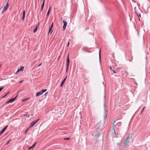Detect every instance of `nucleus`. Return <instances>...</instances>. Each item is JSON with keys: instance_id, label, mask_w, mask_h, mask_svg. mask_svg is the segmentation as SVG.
<instances>
[{"instance_id": "nucleus-19", "label": "nucleus", "mask_w": 150, "mask_h": 150, "mask_svg": "<svg viewBox=\"0 0 150 150\" xmlns=\"http://www.w3.org/2000/svg\"><path fill=\"white\" fill-rule=\"evenodd\" d=\"M70 139V138H69V137L65 138L64 139V140H69Z\"/></svg>"}, {"instance_id": "nucleus-35", "label": "nucleus", "mask_w": 150, "mask_h": 150, "mask_svg": "<svg viewBox=\"0 0 150 150\" xmlns=\"http://www.w3.org/2000/svg\"><path fill=\"white\" fill-rule=\"evenodd\" d=\"M23 81L22 80L20 82H19V83H21L22 82H23Z\"/></svg>"}, {"instance_id": "nucleus-4", "label": "nucleus", "mask_w": 150, "mask_h": 150, "mask_svg": "<svg viewBox=\"0 0 150 150\" xmlns=\"http://www.w3.org/2000/svg\"><path fill=\"white\" fill-rule=\"evenodd\" d=\"M39 120V119H38L36 120H35L32 122L30 123L29 127H33L38 121Z\"/></svg>"}, {"instance_id": "nucleus-29", "label": "nucleus", "mask_w": 150, "mask_h": 150, "mask_svg": "<svg viewBox=\"0 0 150 150\" xmlns=\"http://www.w3.org/2000/svg\"><path fill=\"white\" fill-rule=\"evenodd\" d=\"M43 7H43V6H41V11H42V9H43Z\"/></svg>"}, {"instance_id": "nucleus-24", "label": "nucleus", "mask_w": 150, "mask_h": 150, "mask_svg": "<svg viewBox=\"0 0 150 150\" xmlns=\"http://www.w3.org/2000/svg\"><path fill=\"white\" fill-rule=\"evenodd\" d=\"M4 88V87H1L0 88V92Z\"/></svg>"}, {"instance_id": "nucleus-28", "label": "nucleus", "mask_w": 150, "mask_h": 150, "mask_svg": "<svg viewBox=\"0 0 150 150\" xmlns=\"http://www.w3.org/2000/svg\"><path fill=\"white\" fill-rule=\"evenodd\" d=\"M53 26V23H52L50 28H52Z\"/></svg>"}, {"instance_id": "nucleus-37", "label": "nucleus", "mask_w": 150, "mask_h": 150, "mask_svg": "<svg viewBox=\"0 0 150 150\" xmlns=\"http://www.w3.org/2000/svg\"><path fill=\"white\" fill-rule=\"evenodd\" d=\"M47 94V93H46L45 94V95H46V94Z\"/></svg>"}, {"instance_id": "nucleus-16", "label": "nucleus", "mask_w": 150, "mask_h": 150, "mask_svg": "<svg viewBox=\"0 0 150 150\" xmlns=\"http://www.w3.org/2000/svg\"><path fill=\"white\" fill-rule=\"evenodd\" d=\"M37 30V26L36 28H35L34 30H33V32L34 33H35L36 32Z\"/></svg>"}, {"instance_id": "nucleus-34", "label": "nucleus", "mask_w": 150, "mask_h": 150, "mask_svg": "<svg viewBox=\"0 0 150 150\" xmlns=\"http://www.w3.org/2000/svg\"><path fill=\"white\" fill-rule=\"evenodd\" d=\"M96 132L97 134H99V132L98 131H97Z\"/></svg>"}, {"instance_id": "nucleus-39", "label": "nucleus", "mask_w": 150, "mask_h": 150, "mask_svg": "<svg viewBox=\"0 0 150 150\" xmlns=\"http://www.w3.org/2000/svg\"><path fill=\"white\" fill-rule=\"evenodd\" d=\"M59 57H60L59 56V58H58V59H59Z\"/></svg>"}, {"instance_id": "nucleus-21", "label": "nucleus", "mask_w": 150, "mask_h": 150, "mask_svg": "<svg viewBox=\"0 0 150 150\" xmlns=\"http://www.w3.org/2000/svg\"><path fill=\"white\" fill-rule=\"evenodd\" d=\"M145 108V107H144L142 109V111H141V113H142L143 112L144 110V109Z\"/></svg>"}, {"instance_id": "nucleus-5", "label": "nucleus", "mask_w": 150, "mask_h": 150, "mask_svg": "<svg viewBox=\"0 0 150 150\" xmlns=\"http://www.w3.org/2000/svg\"><path fill=\"white\" fill-rule=\"evenodd\" d=\"M18 96V95L16 96L13 98H12L10 100H9L8 101H7L6 103V104H8L9 103H11L13 102L14 100Z\"/></svg>"}, {"instance_id": "nucleus-27", "label": "nucleus", "mask_w": 150, "mask_h": 150, "mask_svg": "<svg viewBox=\"0 0 150 150\" xmlns=\"http://www.w3.org/2000/svg\"><path fill=\"white\" fill-rule=\"evenodd\" d=\"M26 115V116L29 117V115L28 114H26V115Z\"/></svg>"}, {"instance_id": "nucleus-14", "label": "nucleus", "mask_w": 150, "mask_h": 150, "mask_svg": "<svg viewBox=\"0 0 150 150\" xmlns=\"http://www.w3.org/2000/svg\"><path fill=\"white\" fill-rule=\"evenodd\" d=\"M100 52H101V50L100 49L99 52V59L100 61V58H101V55H100Z\"/></svg>"}, {"instance_id": "nucleus-3", "label": "nucleus", "mask_w": 150, "mask_h": 150, "mask_svg": "<svg viewBox=\"0 0 150 150\" xmlns=\"http://www.w3.org/2000/svg\"><path fill=\"white\" fill-rule=\"evenodd\" d=\"M69 62H70V60H69V54L68 56L67 59V66H66L67 68H66V71L67 72V71L68 69V67H69Z\"/></svg>"}, {"instance_id": "nucleus-25", "label": "nucleus", "mask_w": 150, "mask_h": 150, "mask_svg": "<svg viewBox=\"0 0 150 150\" xmlns=\"http://www.w3.org/2000/svg\"><path fill=\"white\" fill-rule=\"evenodd\" d=\"M44 5H45V2H43L42 6L44 7Z\"/></svg>"}, {"instance_id": "nucleus-6", "label": "nucleus", "mask_w": 150, "mask_h": 150, "mask_svg": "<svg viewBox=\"0 0 150 150\" xmlns=\"http://www.w3.org/2000/svg\"><path fill=\"white\" fill-rule=\"evenodd\" d=\"M131 137L129 136L125 140V142L124 143V144L125 145H127L129 143V139L131 138Z\"/></svg>"}, {"instance_id": "nucleus-11", "label": "nucleus", "mask_w": 150, "mask_h": 150, "mask_svg": "<svg viewBox=\"0 0 150 150\" xmlns=\"http://www.w3.org/2000/svg\"><path fill=\"white\" fill-rule=\"evenodd\" d=\"M25 10H24L23 12V17L22 18V19L23 21H24V18H25Z\"/></svg>"}, {"instance_id": "nucleus-10", "label": "nucleus", "mask_w": 150, "mask_h": 150, "mask_svg": "<svg viewBox=\"0 0 150 150\" xmlns=\"http://www.w3.org/2000/svg\"><path fill=\"white\" fill-rule=\"evenodd\" d=\"M67 76H66L65 78L64 79V80H63V81H62V82L61 83V85H60V86L61 87H62L67 79Z\"/></svg>"}, {"instance_id": "nucleus-36", "label": "nucleus", "mask_w": 150, "mask_h": 150, "mask_svg": "<svg viewBox=\"0 0 150 150\" xmlns=\"http://www.w3.org/2000/svg\"><path fill=\"white\" fill-rule=\"evenodd\" d=\"M112 71L113 72H114V73H116V72H115V71H113V70Z\"/></svg>"}, {"instance_id": "nucleus-13", "label": "nucleus", "mask_w": 150, "mask_h": 150, "mask_svg": "<svg viewBox=\"0 0 150 150\" xmlns=\"http://www.w3.org/2000/svg\"><path fill=\"white\" fill-rule=\"evenodd\" d=\"M24 68V67H23L22 66L20 68L18 69L19 70V71H23V70Z\"/></svg>"}, {"instance_id": "nucleus-8", "label": "nucleus", "mask_w": 150, "mask_h": 150, "mask_svg": "<svg viewBox=\"0 0 150 150\" xmlns=\"http://www.w3.org/2000/svg\"><path fill=\"white\" fill-rule=\"evenodd\" d=\"M63 22L64 23V25L63 26V30H65L67 25V22L64 20L63 21Z\"/></svg>"}, {"instance_id": "nucleus-7", "label": "nucleus", "mask_w": 150, "mask_h": 150, "mask_svg": "<svg viewBox=\"0 0 150 150\" xmlns=\"http://www.w3.org/2000/svg\"><path fill=\"white\" fill-rule=\"evenodd\" d=\"M8 3H7L6 5L4 7V8L3 9V11L1 13L2 14H3L4 12V11H6L7 9L8 8Z\"/></svg>"}, {"instance_id": "nucleus-26", "label": "nucleus", "mask_w": 150, "mask_h": 150, "mask_svg": "<svg viewBox=\"0 0 150 150\" xmlns=\"http://www.w3.org/2000/svg\"><path fill=\"white\" fill-rule=\"evenodd\" d=\"M10 140H10L8 141V142H7L6 144V145H7V144H8L9 143V142H10Z\"/></svg>"}, {"instance_id": "nucleus-18", "label": "nucleus", "mask_w": 150, "mask_h": 150, "mask_svg": "<svg viewBox=\"0 0 150 150\" xmlns=\"http://www.w3.org/2000/svg\"><path fill=\"white\" fill-rule=\"evenodd\" d=\"M9 93H10V92H9H9H7V93L5 94V95L4 96H3V98H4L5 96H7V95H8V94Z\"/></svg>"}, {"instance_id": "nucleus-15", "label": "nucleus", "mask_w": 150, "mask_h": 150, "mask_svg": "<svg viewBox=\"0 0 150 150\" xmlns=\"http://www.w3.org/2000/svg\"><path fill=\"white\" fill-rule=\"evenodd\" d=\"M107 110H106V112L107 113H105L104 117V119H105L106 117H107Z\"/></svg>"}, {"instance_id": "nucleus-38", "label": "nucleus", "mask_w": 150, "mask_h": 150, "mask_svg": "<svg viewBox=\"0 0 150 150\" xmlns=\"http://www.w3.org/2000/svg\"><path fill=\"white\" fill-rule=\"evenodd\" d=\"M45 0H44V1H43V2H45Z\"/></svg>"}, {"instance_id": "nucleus-31", "label": "nucleus", "mask_w": 150, "mask_h": 150, "mask_svg": "<svg viewBox=\"0 0 150 150\" xmlns=\"http://www.w3.org/2000/svg\"><path fill=\"white\" fill-rule=\"evenodd\" d=\"M42 64L41 63H40V64L39 65H38V67H40V66H41V65Z\"/></svg>"}, {"instance_id": "nucleus-2", "label": "nucleus", "mask_w": 150, "mask_h": 150, "mask_svg": "<svg viewBox=\"0 0 150 150\" xmlns=\"http://www.w3.org/2000/svg\"><path fill=\"white\" fill-rule=\"evenodd\" d=\"M47 90V89L42 90L41 91L38 92L36 93V96L37 97H38L40 95H42L44 93L46 92Z\"/></svg>"}, {"instance_id": "nucleus-9", "label": "nucleus", "mask_w": 150, "mask_h": 150, "mask_svg": "<svg viewBox=\"0 0 150 150\" xmlns=\"http://www.w3.org/2000/svg\"><path fill=\"white\" fill-rule=\"evenodd\" d=\"M8 126V125H7L2 129L0 133V135H1L4 132L5 130L6 129Z\"/></svg>"}, {"instance_id": "nucleus-30", "label": "nucleus", "mask_w": 150, "mask_h": 150, "mask_svg": "<svg viewBox=\"0 0 150 150\" xmlns=\"http://www.w3.org/2000/svg\"><path fill=\"white\" fill-rule=\"evenodd\" d=\"M69 45V41L67 45V47H68Z\"/></svg>"}, {"instance_id": "nucleus-22", "label": "nucleus", "mask_w": 150, "mask_h": 150, "mask_svg": "<svg viewBox=\"0 0 150 150\" xmlns=\"http://www.w3.org/2000/svg\"><path fill=\"white\" fill-rule=\"evenodd\" d=\"M29 127L25 131V134H26V133L27 132H28V130L29 129Z\"/></svg>"}, {"instance_id": "nucleus-40", "label": "nucleus", "mask_w": 150, "mask_h": 150, "mask_svg": "<svg viewBox=\"0 0 150 150\" xmlns=\"http://www.w3.org/2000/svg\"><path fill=\"white\" fill-rule=\"evenodd\" d=\"M1 135H0V136H1Z\"/></svg>"}, {"instance_id": "nucleus-32", "label": "nucleus", "mask_w": 150, "mask_h": 150, "mask_svg": "<svg viewBox=\"0 0 150 150\" xmlns=\"http://www.w3.org/2000/svg\"><path fill=\"white\" fill-rule=\"evenodd\" d=\"M28 99H23L22 100V101L23 102V101H25V100H27Z\"/></svg>"}, {"instance_id": "nucleus-20", "label": "nucleus", "mask_w": 150, "mask_h": 150, "mask_svg": "<svg viewBox=\"0 0 150 150\" xmlns=\"http://www.w3.org/2000/svg\"><path fill=\"white\" fill-rule=\"evenodd\" d=\"M52 29V28H50V29H49V32H48V33H49L50 32H51V30Z\"/></svg>"}, {"instance_id": "nucleus-33", "label": "nucleus", "mask_w": 150, "mask_h": 150, "mask_svg": "<svg viewBox=\"0 0 150 150\" xmlns=\"http://www.w3.org/2000/svg\"><path fill=\"white\" fill-rule=\"evenodd\" d=\"M110 69L111 71H113V70H112V67H110Z\"/></svg>"}, {"instance_id": "nucleus-12", "label": "nucleus", "mask_w": 150, "mask_h": 150, "mask_svg": "<svg viewBox=\"0 0 150 150\" xmlns=\"http://www.w3.org/2000/svg\"><path fill=\"white\" fill-rule=\"evenodd\" d=\"M36 143H35L32 146H31L29 147L28 148V150H30L31 149H32L35 146V144H36Z\"/></svg>"}, {"instance_id": "nucleus-17", "label": "nucleus", "mask_w": 150, "mask_h": 150, "mask_svg": "<svg viewBox=\"0 0 150 150\" xmlns=\"http://www.w3.org/2000/svg\"><path fill=\"white\" fill-rule=\"evenodd\" d=\"M51 7H50L49 8V9L47 13V16H48L49 15V12H50V9H51Z\"/></svg>"}, {"instance_id": "nucleus-23", "label": "nucleus", "mask_w": 150, "mask_h": 150, "mask_svg": "<svg viewBox=\"0 0 150 150\" xmlns=\"http://www.w3.org/2000/svg\"><path fill=\"white\" fill-rule=\"evenodd\" d=\"M19 71V70L18 69L17 71L15 73V74H17V73Z\"/></svg>"}, {"instance_id": "nucleus-1", "label": "nucleus", "mask_w": 150, "mask_h": 150, "mask_svg": "<svg viewBox=\"0 0 150 150\" xmlns=\"http://www.w3.org/2000/svg\"><path fill=\"white\" fill-rule=\"evenodd\" d=\"M115 122H116V121L115 120H114V123L113 124V127H112V129H113V131H112V137L113 138H115V137H117L116 135V134L115 132Z\"/></svg>"}]
</instances>
